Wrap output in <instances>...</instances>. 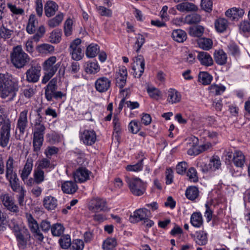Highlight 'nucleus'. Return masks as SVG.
<instances>
[{
	"instance_id": "f257e3e1",
	"label": "nucleus",
	"mask_w": 250,
	"mask_h": 250,
	"mask_svg": "<svg viewBox=\"0 0 250 250\" xmlns=\"http://www.w3.org/2000/svg\"><path fill=\"white\" fill-rule=\"evenodd\" d=\"M42 117L40 113L34 122V128L33 131V150L38 152L43 145L45 126L42 123Z\"/></svg>"
},
{
	"instance_id": "f03ea898",
	"label": "nucleus",
	"mask_w": 250,
	"mask_h": 250,
	"mask_svg": "<svg viewBox=\"0 0 250 250\" xmlns=\"http://www.w3.org/2000/svg\"><path fill=\"white\" fill-rule=\"evenodd\" d=\"M18 89L8 74H0V97L13 99Z\"/></svg>"
},
{
	"instance_id": "7ed1b4c3",
	"label": "nucleus",
	"mask_w": 250,
	"mask_h": 250,
	"mask_svg": "<svg viewBox=\"0 0 250 250\" xmlns=\"http://www.w3.org/2000/svg\"><path fill=\"white\" fill-rule=\"evenodd\" d=\"M151 213L149 210L146 208H140L134 211L133 214L130 215L129 221L132 223H136L141 222L142 225H145L147 228L152 227L154 222L150 219Z\"/></svg>"
},
{
	"instance_id": "20e7f679",
	"label": "nucleus",
	"mask_w": 250,
	"mask_h": 250,
	"mask_svg": "<svg viewBox=\"0 0 250 250\" xmlns=\"http://www.w3.org/2000/svg\"><path fill=\"white\" fill-rule=\"evenodd\" d=\"M10 57L12 63L18 68L23 67L30 61L29 56L24 52L20 45L13 48Z\"/></svg>"
},
{
	"instance_id": "39448f33",
	"label": "nucleus",
	"mask_w": 250,
	"mask_h": 250,
	"mask_svg": "<svg viewBox=\"0 0 250 250\" xmlns=\"http://www.w3.org/2000/svg\"><path fill=\"white\" fill-rule=\"evenodd\" d=\"M125 182L130 192L135 196H140L144 194L146 190V183L136 177H125Z\"/></svg>"
},
{
	"instance_id": "423d86ee",
	"label": "nucleus",
	"mask_w": 250,
	"mask_h": 250,
	"mask_svg": "<svg viewBox=\"0 0 250 250\" xmlns=\"http://www.w3.org/2000/svg\"><path fill=\"white\" fill-rule=\"evenodd\" d=\"M188 144L190 147L187 152L188 155L191 156L197 155L208 150L212 146L210 143H207L199 146V140L195 136H192L188 139Z\"/></svg>"
},
{
	"instance_id": "0eeeda50",
	"label": "nucleus",
	"mask_w": 250,
	"mask_h": 250,
	"mask_svg": "<svg viewBox=\"0 0 250 250\" xmlns=\"http://www.w3.org/2000/svg\"><path fill=\"white\" fill-rule=\"evenodd\" d=\"M57 79L55 78L52 79L44 87V96L46 100L48 102L53 101L54 98L56 100L62 99L64 94L60 91H57Z\"/></svg>"
},
{
	"instance_id": "6e6552de",
	"label": "nucleus",
	"mask_w": 250,
	"mask_h": 250,
	"mask_svg": "<svg viewBox=\"0 0 250 250\" xmlns=\"http://www.w3.org/2000/svg\"><path fill=\"white\" fill-rule=\"evenodd\" d=\"M82 41L77 38L70 44L68 51L72 60L78 61L81 60L84 56V53L81 47Z\"/></svg>"
},
{
	"instance_id": "1a4fd4ad",
	"label": "nucleus",
	"mask_w": 250,
	"mask_h": 250,
	"mask_svg": "<svg viewBox=\"0 0 250 250\" xmlns=\"http://www.w3.org/2000/svg\"><path fill=\"white\" fill-rule=\"evenodd\" d=\"M25 217L28 227L33 236L36 239L42 242L44 239V236L39 229V226L37 221L30 213H26Z\"/></svg>"
},
{
	"instance_id": "9d476101",
	"label": "nucleus",
	"mask_w": 250,
	"mask_h": 250,
	"mask_svg": "<svg viewBox=\"0 0 250 250\" xmlns=\"http://www.w3.org/2000/svg\"><path fill=\"white\" fill-rule=\"evenodd\" d=\"M42 67L39 64L32 65L26 71V80L28 83H37L41 76Z\"/></svg>"
},
{
	"instance_id": "9b49d317",
	"label": "nucleus",
	"mask_w": 250,
	"mask_h": 250,
	"mask_svg": "<svg viewBox=\"0 0 250 250\" xmlns=\"http://www.w3.org/2000/svg\"><path fill=\"white\" fill-rule=\"evenodd\" d=\"M145 62L142 55H138L132 64L131 73L135 78H139L144 72Z\"/></svg>"
},
{
	"instance_id": "f8f14e48",
	"label": "nucleus",
	"mask_w": 250,
	"mask_h": 250,
	"mask_svg": "<svg viewBox=\"0 0 250 250\" xmlns=\"http://www.w3.org/2000/svg\"><path fill=\"white\" fill-rule=\"evenodd\" d=\"M112 80L110 78L102 76L98 78L95 82V88L100 93L107 91L111 85Z\"/></svg>"
},
{
	"instance_id": "ddd939ff",
	"label": "nucleus",
	"mask_w": 250,
	"mask_h": 250,
	"mask_svg": "<svg viewBox=\"0 0 250 250\" xmlns=\"http://www.w3.org/2000/svg\"><path fill=\"white\" fill-rule=\"evenodd\" d=\"M0 201L7 209L11 212H18V207L15 204L13 198L7 193H2L0 194Z\"/></svg>"
},
{
	"instance_id": "4468645a",
	"label": "nucleus",
	"mask_w": 250,
	"mask_h": 250,
	"mask_svg": "<svg viewBox=\"0 0 250 250\" xmlns=\"http://www.w3.org/2000/svg\"><path fill=\"white\" fill-rule=\"evenodd\" d=\"M80 140L87 146H92L97 140V135L93 130L85 129L80 133Z\"/></svg>"
},
{
	"instance_id": "2eb2a0df",
	"label": "nucleus",
	"mask_w": 250,
	"mask_h": 250,
	"mask_svg": "<svg viewBox=\"0 0 250 250\" xmlns=\"http://www.w3.org/2000/svg\"><path fill=\"white\" fill-rule=\"evenodd\" d=\"M28 110L24 109L20 112L16 125V129H18L20 132V135H23L26 128L28 126Z\"/></svg>"
},
{
	"instance_id": "dca6fc26",
	"label": "nucleus",
	"mask_w": 250,
	"mask_h": 250,
	"mask_svg": "<svg viewBox=\"0 0 250 250\" xmlns=\"http://www.w3.org/2000/svg\"><path fill=\"white\" fill-rule=\"evenodd\" d=\"M89 209L94 212L105 211L107 210L106 202L104 199L94 198L91 200Z\"/></svg>"
},
{
	"instance_id": "f3484780",
	"label": "nucleus",
	"mask_w": 250,
	"mask_h": 250,
	"mask_svg": "<svg viewBox=\"0 0 250 250\" xmlns=\"http://www.w3.org/2000/svg\"><path fill=\"white\" fill-rule=\"evenodd\" d=\"M11 124L2 125L0 128V146L3 148L8 145L11 137Z\"/></svg>"
},
{
	"instance_id": "a211bd4d",
	"label": "nucleus",
	"mask_w": 250,
	"mask_h": 250,
	"mask_svg": "<svg viewBox=\"0 0 250 250\" xmlns=\"http://www.w3.org/2000/svg\"><path fill=\"white\" fill-rule=\"evenodd\" d=\"M57 58L55 56H51L46 60L42 64L43 70L45 72L55 74L60 64L56 63Z\"/></svg>"
},
{
	"instance_id": "6ab92c4d",
	"label": "nucleus",
	"mask_w": 250,
	"mask_h": 250,
	"mask_svg": "<svg viewBox=\"0 0 250 250\" xmlns=\"http://www.w3.org/2000/svg\"><path fill=\"white\" fill-rule=\"evenodd\" d=\"M91 172L85 167H80L73 173V177L76 182L83 183L89 178Z\"/></svg>"
},
{
	"instance_id": "aec40b11",
	"label": "nucleus",
	"mask_w": 250,
	"mask_h": 250,
	"mask_svg": "<svg viewBox=\"0 0 250 250\" xmlns=\"http://www.w3.org/2000/svg\"><path fill=\"white\" fill-rule=\"evenodd\" d=\"M85 72L88 74H95L100 70V66L97 61H88L83 65Z\"/></svg>"
},
{
	"instance_id": "412c9836",
	"label": "nucleus",
	"mask_w": 250,
	"mask_h": 250,
	"mask_svg": "<svg viewBox=\"0 0 250 250\" xmlns=\"http://www.w3.org/2000/svg\"><path fill=\"white\" fill-rule=\"evenodd\" d=\"M196 57L202 65L210 66L213 64V61L210 55L204 51H196Z\"/></svg>"
},
{
	"instance_id": "4be33fe9",
	"label": "nucleus",
	"mask_w": 250,
	"mask_h": 250,
	"mask_svg": "<svg viewBox=\"0 0 250 250\" xmlns=\"http://www.w3.org/2000/svg\"><path fill=\"white\" fill-rule=\"evenodd\" d=\"M33 167V160L31 157H28L21 173V177L23 181L27 180L31 174Z\"/></svg>"
},
{
	"instance_id": "5701e85b",
	"label": "nucleus",
	"mask_w": 250,
	"mask_h": 250,
	"mask_svg": "<svg viewBox=\"0 0 250 250\" xmlns=\"http://www.w3.org/2000/svg\"><path fill=\"white\" fill-rule=\"evenodd\" d=\"M176 9L181 12H195L198 10L197 6L193 3L186 1L181 2L176 6Z\"/></svg>"
},
{
	"instance_id": "b1692460",
	"label": "nucleus",
	"mask_w": 250,
	"mask_h": 250,
	"mask_svg": "<svg viewBox=\"0 0 250 250\" xmlns=\"http://www.w3.org/2000/svg\"><path fill=\"white\" fill-rule=\"evenodd\" d=\"M181 100V94L176 89L170 88L167 91V102L170 104H175Z\"/></svg>"
},
{
	"instance_id": "393cba45",
	"label": "nucleus",
	"mask_w": 250,
	"mask_h": 250,
	"mask_svg": "<svg viewBox=\"0 0 250 250\" xmlns=\"http://www.w3.org/2000/svg\"><path fill=\"white\" fill-rule=\"evenodd\" d=\"M127 97L128 92L126 93L125 96L123 97V98L120 102L118 107L119 112H121L125 105H126V107L131 110H133L139 107L140 104L138 102L126 101V98H127Z\"/></svg>"
},
{
	"instance_id": "a878e982",
	"label": "nucleus",
	"mask_w": 250,
	"mask_h": 250,
	"mask_svg": "<svg viewBox=\"0 0 250 250\" xmlns=\"http://www.w3.org/2000/svg\"><path fill=\"white\" fill-rule=\"evenodd\" d=\"M14 160L12 156H9L6 162L5 177L6 178L17 176L16 170H15Z\"/></svg>"
},
{
	"instance_id": "bb28decb",
	"label": "nucleus",
	"mask_w": 250,
	"mask_h": 250,
	"mask_svg": "<svg viewBox=\"0 0 250 250\" xmlns=\"http://www.w3.org/2000/svg\"><path fill=\"white\" fill-rule=\"evenodd\" d=\"M43 205L48 210H54L57 207L58 201L52 196H45L43 200Z\"/></svg>"
},
{
	"instance_id": "cd10ccee",
	"label": "nucleus",
	"mask_w": 250,
	"mask_h": 250,
	"mask_svg": "<svg viewBox=\"0 0 250 250\" xmlns=\"http://www.w3.org/2000/svg\"><path fill=\"white\" fill-rule=\"evenodd\" d=\"M61 188L62 191L66 194H73L78 189L77 184L72 181L64 182L62 184Z\"/></svg>"
},
{
	"instance_id": "c85d7f7f",
	"label": "nucleus",
	"mask_w": 250,
	"mask_h": 250,
	"mask_svg": "<svg viewBox=\"0 0 250 250\" xmlns=\"http://www.w3.org/2000/svg\"><path fill=\"white\" fill-rule=\"evenodd\" d=\"M226 16L232 20L241 18L244 14V10L241 8L233 7L228 9L225 13Z\"/></svg>"
},
{
	"instance_id": "c756f323",
	"label": "nucleus",
	"mask_w": 250,
	"mask_h": 250,
	"mask_svg": "<svg viewBox=\"0 0 250 250\" xmlns=\"http://www.w3.org/2000/svg\"><path fill=\"white\" fill-rule=\"evenodd\" d=\"M232 160L235 166L240 167H243L245 162V156L240 151H235L233 154Z\"/></svg>"
},
{
	"instance_id": "7c9ffc66",
	"label": "nucleus",
	"mask_w": 250,
	"mask_h": 250,
	"mask_svg": "<svg viewBox=\"0 0 250 250\" xmlns=\"http://www.w3.org/2000/svg\"><path fill=\"white\" fill-rule=\"evenodd\" d=\"M214 25L218 32L223 33L227 30L229 22L226 19L220 18L216 20Z\"/></svg>"
},
{
	"instance_id": "2f4dec72",
	"label": "nucleus",
	"mask_w": 250,
	"mask_h": 250,
	"mask_svg": "<svg viewBox=\"0 0 250 250\" xmlns=\"http://www.w3.org/2000/svg\"><path fill=\"white\" fill-rule=\"evenodd\" d=\"M38 24V21L35 15L31 14L29 17L28 22L26 26L27 32L30 34L34 33L36 30Z\"/></svg>"
},
{
	"instance_id": "473e14b6",
	"label": "nucleus",
	"mask_w": 250,
	"mask_h": 250,
	"mask_svg": "<svg viewBox=\"0 0 250 250\" xmlns=\"http://www.w3.org/2000/svg\"><path fill=\"white\" fill-rule=\"evenodd\" d=\"M6 179L8 181L10 186L13 191L16 192L24 188L23 187L20 185L18 176L9 177Z\"/></svg>"
},
{
	"instance_id": "72a5a7b5",
	"label": "nucleus",
	"mask_w": 250,
	"mask_h": 250,
	"mask_svg": "<svg viewBox=\"0 0 250 250\" xmlns=\"http://www.w3.org/2000/svg\"><path fill=\"white\" fill-rule=\"evenodd\" d=\"M100 47L98 45L94 43L89 44L85 50L86 56L88 58H93L97 56L99 52Z\"/></svg>"
},
{
	"instance_id": "f704fd0d",
	"label": "nucleus",
	"mask_w": 250,
	"mask_h": 250,
	"mask_svg": "<svg viewBox=\"0 0 250 250\" xmlns=\"http://www.w3.org/2000/svg\"><path fill=\"white\" fill-rule=\"evenodd\" d=\"M45 14L47 17L53 16L58 10V5L53 1H49L45 6Z\"/></svg>"
},
{
	"instance_id": "c9c22d12",
	"label": "nucleus",
	"mask_w": 250,
	"mask_h": 250,
	"mask_svg": "<svg viewBox=\"0 0 250 250\" xmlns=\"http://www.w3.org/2000/svg\"><path fill=\"white\" fill-rule=\"evenodd\" d=\"M172 37L174 41L178 42H183L187 39V34L184 30L176 29L173 31Z\"/></svg>"
},
{
	"instance_id": "e433bc0d",
	"label": "nucleus",
	"mask_w": 250,
	"mask_h": 250,
	"mask_svg": "<svg viewBox=\"0 0 250 250\" xmlns=\"http://www.w3.org/2000/svg\"><path fill=\"white\" fill-rule=\"evenodd\" d=\"M214 59L219 65H224L227 62V56L223 50H219L214 53Z\"/></svg>"
},
{
	"instance_id": "4c0bfd02",
	"label": "nucleus",
	"mask_w": 250,
	"mask_h": 250,
	"mask_svg": "<svg viewBox=\"0 0 250 250\" xmlns=\"http://www.w3.org/2000/svg\"><path fill=\"white\" fill-rule=\"evenodd\" d=\"M202 215L200 212L193 213L190 217V223L196 228L200 227L203 224Z\"/></svg>"
},
{
	"instance_id": "58836bf2",
	"label": "nucleus",
	"mask_w": 250,
	"mask_h": 250,
	"mask_svg": "<svg viewBox=\"0 0 250 250\" xmlns=\"http://www.w3.org/2000/svg\"><path fill=\"white\" fill-rule=\"evenodd\" d=\"M63 16V14L62 13L57 14L54 18L48 21V26L50 28H54L59 26L62 21Z\"/></svg>"
},
{
	"instance_id": "ea45409f",
	"label": "nucleus",
	"mask_w": 250,
	"mask_h": 250,
	"mask_svg": "<svg viewBox=\"0 0 250 250\" xmlns=\"http://www.w3.org/2000/svg\"><path fill=\"white\" fill-rule=\"evenodd\" d=\"M212 79V76L207 72H201L199 74V81L204 85L209 84Z\"/></svg>"
},
{
	"instance_id": "a19ab883",
	"label": "nucleus",
	"mask_w": 250,
	"mask_h": 250,
	"mask_svg": "<svg viewBox=\"0 0 250 250\" xmlns=\"http://www.w3.org/2000/svg\"><path fill=\"white\" fill-rule=\"evenodd\" d=\"M204 28L201 25L193 26L189 28V34L194 37H200L204 33Z\"/></svg>"
},
{
	"instance_id": "79ce46f5",
	"label": "nucleus",
	"mask_w": 250,
	"mask_h": 250,
	"mask_svg": "<svg viewBox=\"0 0 250 250\" xmlns=\"http://www.w3.org/2000/svg\"><path fill=\"white\" fill-rule=\"evenodd\" d=\"M14 34V30L2 25L0 27V37L4 40L11 38Z\"/></svg>"
},
{
	"instance_id": "37998d69",
	"label": "nucleus",
	"mask_w": 250,
	"mask_h": 250,
	"mask_svg": "<svg viewBox=\"0 0 250 250\" xmlns=\"http://www.w3.org/2000/svg\"><path fill=\"white\" fill-rule=\"evenodd\" d=\"M34 182L37 184L42 183L44 180V172L37 167L34 169L33 173Z\"/></svg>"
},
{
	"instance_id": "c03bdc74",
	"label": "nucleus",
	"mask_w": 250,
	"mask_h": 250,
	"mask_svg": "<svg viewBox=\"0 0 250 250\" xmlns=\"http://www.w3.org/2000/svg\"><path fill=\"white\" fill-rule=\"evenodd\" d=\"M208 89L210 93L215 95H220L222 94L226 90V87L222 84H211Z\"/></svg>"
},
{
	"instance_id": "a18cd8bd",
	"label": "nucleus",
	"mask_w": 250,
	"mask_h": 250,
	"mask_svg": "<svg viewBox=\"0 0 250 250\" xmlns=\"http://www.w3.org/2000/svg\"><path fill=\"white\" fill-rule=\"evenodd\" d=\"M117 245V241L115 238H108L103 243L102 248L104 250H112Z\"/></svg>"
},
{
	"instance_id": "49530a36",
	"label": "nucleus",
	"mask_w": 250,
	"mask_h": 250,
	"mask_svg": "<svg viewBox=\"0 0 250 250\" xmlns=\"http://www.w3.org/2000/svg\"><path fill=\"white\" fill-rule=\"evenodd\" d=\"M199 190L196 187H190L188 188L186 191L187 198L190 200L195 199L198 196Z\"/></svg>"
},
{
	"instance_id": "de8ad7c7",
	"label": "nucleus",
	"mask_w": 250,
	"mask_h": 250,
	"mask_svg": "<svg viewBox=\"0 0 250 250\" xmlns=\"http://www.w3.org/2000/svg\"><path fill=\"white\" fill-rule=\"evenodd\" d=\"M64 230V227L60 223L53 224L51 228L52 234L54 236H60L63 234Z\"/></svg>"
},
{
	"instance_id": "09e8293b",
	"label": "nucleus",
	"mask_w": 250,
	"mask_h": 250,
	"mask_svg": "<svg viewBox=\"0 0 250 250\" xmlns=\"http://www.w3.org/2000/svg\"><path fill=\"white\" fill-rule=\"evenodd\" d=\"M144 158L140 160L138 163L134 165H129L126 167V170L128 171L139 172L143 168Z\"/></svg>"
},
{
	"instance_id": "8fccbe9b",
	"label": "nucleus",
	"mask_w": 250,
	"mask_h": 250,
	"mask_svg": "<svg viewBox=\"0 0 250 250\" xmlns=\"http://www.w3.org/2000/svg\"><path fill=\"white\" fill-rule=\"evenodd\" d=\"M61 247L63 249H67L71 246L70 236L68 234L64 235L60 238L59 241Z\"/></svg>"
},
{
	"instance_id": "3c124183",
	"label": "nucleus",
	"mask_w": 250,
	"mask_h": 250,
	"mask_svg": "<svg viewBox=\"0 0 250 250\" xmlns=\"http://www.w3.org/2000/svg\"><path fill=\"white\" fill-rule=\"evenodd\" d=\"M198 44L200 48L208 50L212 47V41L208 38H202L199 40Z\"/></svg>"
},
{
	"instance_id": "603ef678",
	"label": "nucleus",
	"mask_w": 250,
	"mask_h": 250,
	"mask_svg": "<svg viewBox=\"0 0 250 250\" xmlns=\"http://www.w3.org/2000/svg\"><path fill=\"white\" fill-rule=\"evenodd\" d=\"M37 164L38 166L37 167L42 170L44 169H52L54 168L50 160L47 158H43L39 160Z\"/></svg>"
},
{
	"instance_id": "864d4df0",
	"label": "nucleus",
	"mask_w": 250,
	"mask_h": 250,
	"mask_svg": "<svg viewBox=\"0 0 250 250\" xmlns=\"http://www.w3.org/2000/svg\"><path fill=\"white\" fill-rule=\"evenodd\" d=\"M185 21L188 24H196L201 21V16L196 13L188 15L186 17Z\"/></svg>"
},
{
	"instance_id": "5fc2aeb1",
	"label": "nucleus",
	"mask_w": 250,
	"mask_h": 250,
	"mask_svg": "<svg viewBox=\"0 0 250 250\" xmlns=\"http://www.w3.org/2000/svg\"><path fill=\"white\" fill-rule=\"evenodd\" d=\"M195 241L199 245L203 246L206 245L208 242L207 234L203 231L197 232Z\"/></svg>"
},
{
	"instance_id": "6e6d98bb",
	"label": "nucleus",
	"mask_w": 250,
	"mask_h": 250,
	"mask_svg": "<svg viewBox=\"0 0 250 250\" xmlns=\"http://www.w3.org/2000/svg\"><path fill=\"white\" fill-rule=\"evenodd\" d=\"M146 91L150 98L154 100H158L162 95L161 91L154 87H149Z\"/></svg>"
},
{
	"instance_id": "4d7b16f0",
	"label": "nucleus",
	"mask_w": 250,
	"mask_h": 250,
	"mask_svg": "<svg viewBox=\"0 0 250 250\" xmlns=\"http://www.w3.org/2000/svg\"><path fill=\"white\" fill-rule=\"evenodd\" d=\"M187 176L188 178V180L191 182L196 183L198 181L197 172L193 167L189 168L187 172Z\"/></svg>"
},
{
	"instance_id": "13d9d810",
	"label": "nucleus",
	"mask_w": 250,
	"mask_h": 250,
	"mask_svg": "<svg viewBox=\"0 0 250 250\" xmlns=\"http://www.w3.org/2000/svg\"><path fill=\"white\" fill-rule=\"evenodd\" d=\"M62 32L61 30H56L53 31L49 37L50 42L53 43H58L61 40Z\"/></svg>"
},
{
	"instance_id": "bf43d9fd",
	"label": "nucleus",
	"mask_w": 250,
	"mask_h": 250,
	"mask_svg": "<svg viewBox=\"0 0 250 250\" xmlns=\"http://www.w3.org/2000/svg\"><path fill=\"white\" fill-rule=\"evenodd\" d=\"M239 29L240 33H247L250 32V20H244L239 24Z\"/></svg>"
},
{
	"instance_id": "052dcab7",
	"label": "nucleus",
	"mask_w": 250,
	"mask_h": 250,
	"mask_svg": "<svg viewBox=\"0 0 250 250\" xmlns=\"http://www.w3.org/2000/svg\"><path fill=\"white\" fill-rule=\"evenodd\" d=\"M126 78H121V77H116V86L121 89L120 92L123 93V95L124 96V93L126 92H128L129 89H123V87L125 86L126 83Z\"/></svg>"
},
{
	"instance_id": "680f3d73",
	"label": "nucleus",
	"mask_w": 250,
	"mask_h": 250,
	"mask_svg": "<svg viewBox=\"0 0 250 250\" xmlns=\"http://www.w3.org/2000/svg\"><path fill=\"white\" fill-rule=\"evenodd\" d=\"M11 122L7 116L4 114V108L0 105V126L5 125H11Z\"/></svg>"
},
{
	"instance_id": "e2e57ef3",
	"label": "nucleus",
	"mask_w": 250,
	"mask_h": 250,
	"mask_svg": "<svg viewBox=\"0 0 250 250\" xmlns=\"http://www.w3.org/2000/svg\"><path fill=\"white\" fill-rule=\"evenodd\" d=\"M141 125L137 120L131 121L128 125L129 130L133 134L138 133L141 129Z\"/></svg>"
},
{
	"instance_id": "0e129e2a",
	"label": "nucleus",
	"mask_w": 250,
	"mask_h": 250,
	"mask_svg": "<svg viewBox=\"0 0 250 250\" xmlns=\"http://www.w3.org/2000/svg\"><path fill=\"white\" fill-rule=\"evenodd\" d=\"M136 39V41L134 46V49L137 52H139L145 42V38L143 35L139 34L137 35Z\"/></svg>"
},
{
	"instance_id": "69168bd1",
	"label": "nucleus",
	"mask_w": 250,
	"mask_h": 250,
	"mask_svg": "<svg viewBox=\"0 0 250 250\" xmlns=\"http://www.w3.org/2000/svg\"><path fill=\"white\" fill-rule=\"evenodd\" d=\"M72 20L69 18L67 19L64 23V33L66 36H69L72 33Z\"/></svg>"
},
{
	"instance_id": "338daca9",
	"label": "nucleus",
	"mask_w": 250,
	"mask_h": 250,
	"mask_svg": "<svg viewBox=\"0 0 250 250\" xmlns=\"http://www.w3.org/2000/svg\"><path fill=\"white\" fill-rule=\"evenodd\" d=\"M209 164L212 171L219 169L221 165L219 157L217 156H213L210 159Z\"/></svg>"
},
{
	"instance_id": "774afa93",
	"label": "nucleus",
	"mask_w": 250,
	"mask_h": 250,
	"mask_svg": "<svg viewBox=\"0 0 250 250\" xmlns=\"http://www.w3.org/2000/svg\"><path fill=\"white\" fill-rule=\"evenodd\" d=\"M70 250H83L84 243L81 239H75L71 242Z\"/></svg>"
}]
</instances>
